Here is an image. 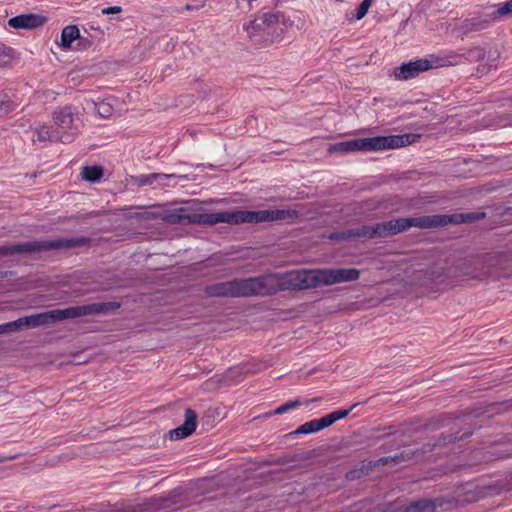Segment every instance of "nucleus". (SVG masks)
Wrapping results in <instances>:
<instances>
[{
  "label": "nucleus",
  "mask_w": 512,
  "mask_h": 512,
  "mask_svg": "<svg viewBox=\"0 0 512 512\" xmlns=\"http://www.w3.org/2000/svg\"><path fill=\"white\" fill-rule=\"evenodd\" d=\"M320 431L316 419L299 426L294 434H310Z\"/></svg>",
  "instance_id": "nucleus-32"
},
{
  "label": "nucleus",
  "mask_w": 512,
  "mask_h": 512,
  "mask_svg": "<svg viewBox=\"0 0 512 512\" xmlns=\"http://www.w3.org/2000/svg\"><path fill=\"white\" fill-rule=\"evenodd\" d=\"M179 494L176 490L171 491L165 497H154L150 499V508L156 511L172 509L173 505L179 502L178 500Z\"/></svg>",
  "instance_id": "nucleus-23"
},
{
  "label": "nucleus",
  "mask_w": 512,
  "mask_h": 512,
  "mask_svg": "<svg viewBox=\"0 0 512 512\" xmlns=\"http://www.w3.org/2000/svg\"><path fill=\"white\" fill-rule=\"evenodd\" d=\"M121 10L122 9L120 6H110V7L104 8L102 10V13L103 14H114V13H120Z\"/></svg>",
  "instance_id": "nucleus-41"
},
{
  "label": "nucleus",
  "mask_w": 512,
  "mask_h": 512,
  "mask_svg": "<svg viewBox=\"0 0 512 512\" xmlns=\"http://www.w3.org/2000/svg\"><path fill=\"white\" fill-rule=\"evenodd\" d=\"M345 512H353V511L351 510V508H348L347 511H345Z\"/></svg>",
  "instance_id": "nucleus-49"
},
{
  "label": "nucleus",
  "mask_w": 512,
  "mask_h": 512,
  "mask_svg": "<svg viewBox=\"0 0 512 512\" xmlns=\"http://www.w3.org/2000/svg\"><path fill=\"white\" fill-rule=\"evenodd\" d=\"M47 22V17L35 14L26 13L14 16L8 20V25L14 29L32 30L41 27Z\"/></svg>",
  "instance_id": "nucleus-16"
},
{
  "label": "nucleus",
  "mask_w": 512,
  "mask_h": 512,
  "mask_svg": "<svg viewBox=\"0 0 512 512\" xmlns=\"http://www.w3.org/2000/svg\"><path fill=\"white\" fill-rule=\"evenodd\" d=\"M80 38V31L76 25H68L61 33V44L63 49H69L76 39Z\"/></svg>",
  "instance_id": "nucleus-26"
},
{
  "label": "nucleus",
  "mask_w": 512,
  "mask_h": 512,
  "mask_svg": "<svg viewBox=\"0 0 512 512\" xmlns=\"http://www.w3.org/2000/svg\"><path fill=\"white\" fill-rule=\"evenodd\" d=\"M387 429H388V432H385L383 434L377 435L374 438L376 440H382V439H384V438H386V437H388L390 435H397L398 434V431H392V429H393L392 426H389Z\"/></svg>",
  "instance_id": "nucleus-40"
},
{
  "label": "nucleus",
  "mask_w": 512,
  "mask_h": 512,
  "mask_svg": "<svg viewBox=\"0 0 512 512\" xmlns=\"http://www.w3.org/2000/svg\"><path fill=\"white\" fill-rule=\"evenodd\" d=\"M243 373V368L241 367H233V368H230L228 371H227V377L228 378H232L236 375H240Z\"/></svg>",
  "instance_id": "nucleus-39"
},
{
  "label": "nucleus",
  "mask_w": 512,
  "mask_h": 512,
  "mask_svg": "<svg viewBox=\"0 0 512 512\" xmlns=\"http://www.w3.org/2000/svg\"><path fill=\"white\" fill-rule=\"evenodd\" d=\"M17 456H18V454H14V455L7 456V457H0V463L6 462V461H10V460H14V459L17 458Z\"/></svg>",
  "instance_id": "nucleus-45"
},
{
  "label": "nucleus",
  "mask_w": 512,
  "mask_h": 512,
  "mask_svg": "<svg viewBox=\"0 0 512 512\" xmlns=\"http://www.w3.org/2000/svg\"><path fill=\"white\" fill-rule=\"evenodd\" d=\"M463 57L469 62H483L479 65L477 71L481 74L488 73L492 67L496 66L499 57L498 53H486L482 47H473L463 54Z\"/></svg>",
  "instance_id": "nucleus-13"
},
{
  "label": "nucleus",
  "mask_w": 512,
  "mask_h": 512,
  "mask_svg": "<svg viewBox=\"0 0 512 512\" xmlns=\"http://www.w3.org/2000/svg\"><path fill=\"white\" fill-rule=\"evenodd\" d=\"M382 512H392V509H386V510H383Z\"/></svg>",
  "instance_id": "nucleus-47"
},
{
  "label": "nucleus",
  "mask_w": 512,
  "mask_h": 512,
  "mask_svg": "<svg viewBox=\"0 0 512 512\" xmlns=\"http://www.w3.org/2000/svg\"><path fill=\"white\" fill-rule=\"evenodd\" d=\"M299 405H300V401L299 400L288 401V402L282 404L281 406H279L273 412H271L270 415H280V414H283V413L289 411L290 409L298 407Z\"/></svg>",
  "instance_id": "nucleus-35"
},
{
  "label": "nucleus",
  "mask_w": 512,
  "mask_h": 512,
  "mask_svg": "<svg viewBox=\"0 0 512 512\" xmlns=\"http://www.w3.org/2000/svg\"><path fill=\"white\" fill-rule=\"evenodd\" d=\"M420 135L408 133L402 135L376 136L378 151L404 147L414 143Z\"/></svg>",
  "instance_id": "nucleus-17"
},
{
  "label": "nucleus",
  "mask_w": 512,
  "mask_h": 512,
  "mask_svg": "<svg viewBox=\"0 0 512 512\" xmlns=\"http://www.w3.org/2000/svg\"><path fill=\"white\" fill-rule=\"evenodd\" d=\"M360 276V270L356 268L322 269V283L324 286L355 281Z\"/></svg>",
  "instance_id": "nucleus-14"
},
{
  "label": "nucleus",
  "mask_w": 512,
  "mask_h": 512,
  "mask_svg": "<svg viewBox=\"0 0 512 512\" xmlns=\"http://www.w3.org/2000/svg\"><path fill=\"white\" fill-rule=\"evenodd\" d=\"M471 434H472L471 432H468V433H464L462 435H457V434L442 435L438 442L426 443L420 449H416L415 451H420V453H421L420 460H421V459H423V457L426 453L432 452L435 449V447L440 446V445H446V443H448V442L462 440L464 438L469 437Z\"/></svg>",
  "instance_id": "nucleus-22"
},
{
  "label": "nucleus",
  "mask_w": 512,
  "mask_h": 512,
  "mask_svg": "<svg viewBox=\"0 0 512 512\" xmlns=\"http://www.w3.org/2000/svg\"><path fill=\"white\" fill-rule=\"evenodd\" d=\"M120 307V302L109 301L33 314L1 324L0 334H10L25 328H36L45 324L56 323L58 321L77 318L80 316L106 314L110 311L118 310Z\"/></svg>",
  "instance_id": "nucleus-2"
},
{
  "label": "nucleus",
  "mask_w": 512,
  "mask_h": 512,
  "mask_svg": "<svg viewBox=\"0 0 512 512\" xmlns=\"http://www.w3.org/2000/svg\"><path fill=\"white\" fill-rule=\"evenodd\" d=\"M433 68L432 61L428 59H417L402 63L393 70L395 80L406 81L417 77L421 72L428 71Z\"/></svg>",
  "instance_id": "nucleus-10"
},
{
  "label": "nucleus",
  "mask_w": 512,
  "mask_h": 512,
  "mask_svg": "<svg viewBox=\"0 0 512 512\" xmlns=\"http://www.w3.org/2000/svg\"><path fill=\"white\" fill-rule=\"evenodd\" d=\"M186 9H188V10L191 9V6L189 4L186 5Z\"/></svg>",
  "instance_id": "nucleus-48"
},
{
  "label": "nucleus",
  "mask_w": 512,
  "mask_h": 512,
  "mask_svg": "<svg viewBox=\"0 0 512 512\" xmlns=\"http://www.w3.org/2000/svg\"><path fill=\"white\" fill-rule=\"evenodd\" d=\"M192 214L186 213L184 208L168 210L163 213L162 219L168 224H192Z\"/></svg>",
  "instance_id": "nucleus-24"
},
{
  "label": "nucleus",
  "mask_w": 512,
  "mask_h": 512,
  "mask_svg": "<svg viewBox=\"0 0 512 512\" xmlns=\"http://www.w3.org/2000/svg\"><path fill=\"white\" fill-rule=\"evenodd\" d=\"M245 29L251 39L257 37V33L266 31V27L263 23H261L260 17L255 18L253 21H250L249 24L245 27Z\"/></svg>",
  "instance_id": "nucleus-31"
},
{
  "label": "nucleus",
  "mask_w": 512,
  "mask_h": 512,
  "mask_svg": "<svg viewBox=\"0 0 512 512\" xmlns=\"http://www.w3.org/2000/svg\"><path fill=\"white\" fill-rule=\"evenodd\" d=\"M324 418L326 419V422L329 425V427L336 422L333 413L325 415Z\"/></svg>",
  "instance_id": "nucleus-44"
},
{
  "label": "nucleus",
  "mask_w": 512,
  "mask_h": 512,
  "mask_svg": "<svg viewBox=\"0 0 512 512\" xmlns=\"http://www.w3.org/2000/svg\"><path fill=\"white\" fill-rule=\"evenodd\" d=\"M490 13H483L470 19H466L461 28L464 33L481 31L488 28L492 23L502 18L512 16V0L494 6Z\"/></svg>",
  "instance_id": "nucleus-8"
},
{
  "label": "nucleus",
  "mask_w": 512,
  "mask_h": 512,
  "mask_svg": "<svg viewBox=\"0 0 512 512\" xmlns=\"http://www.w3.org/2000/svg\"><path fill=\"white\" fill-rule=\"evenodd\" d=\"M226 218L228 224L249 223L248 210L226 212Z\"/></svg>",
  "instance_id": "nucleus-29"
},
{
  "label": "nucleus",
  "mask_w": 512,
  "mask_h": 512,
  "mask_svg": "<svg viewBox=\"0 0 512 512\" xmlns=\"http://www.w3.org/2000/svg\"><path fill=\"white\" fill-rule=\"evenodd\" d=\"M359 470V473L358 475L362 476V475H366L368 474L369 472V467L368 466H362Z\"/></svg>",
  "instance_id": "nucleus-46"
},
{
  "label": "nucleus",
  "mask_w": 512,
  "mask_h": 512,
  "mask_svg": "<svg viewBox=\"0 0 512 512\" xmlns=\"http://www.w3.org/2000/svg\"><path fill=\"white\" fill-rule=\"evenodd\" d=\"M508 257L500 253H486L472 256L462 260L454 269L447 273L443 268L434 267L424 272L427 281L437 284L444 283V279L453 275L462 279H475L483 281L487 278L499 279L508 275Z\"/></svg>",
  "instance_id": "nucleus-1"
},
{
  "label": "nucleus",
  "mask_w": 512,
  "mask_h": 512,
  "mask_svg": "<svg viewBox=\"0 0 512 512\" xmlns=\"http://www.w3.org/2000/svg\"><path fill=\"white\" fill-rule=\"evenodd\" d=\"M52 119L58 127L56 131L60 132L61 143H71L80 133L81 118L76 107L71 105L58 107L53 111Z\"/></svg>",
  "instance_id": "nucleus-6"
},
{
  "label": "nucleus",
  "mask_w": 512,
  "mask_h": 512,
  "mask_svg": "<svg viewBox=\"0 0 512 512\" xmlns=\"http://www.w3.org/2000/svg\"><path fill=\"white\" fill-rule=\"evenodd\" d=\"M174 177V175L170 174H163V173H152L149 175H140L137 177L138 185L145 186V185H152L157 180H164Z\"/></svg>",
  "instance_id": "nucleus-28"
},
{
  "label": "nucleus",
  "mask_w": 512,
  "mask_h": 512,
  "mask_svg": "<svg viewBox=\"0 0 512 512\" xmlns=\"http://www.w3.org/2000/svg\"><path fill=\"white\" fill-rule=\"evenodd\" d=\"M316 421H317V424H318V427H319L320 430L329 427V425L327 424L326 419L324 418V416L319 418V419H316Z\"/></svg>",
  "instance_id": "nucleus-42"
},
{
  "label": "nucleus",
  "mask_w": 512,
  "mask_h": 512,
  "mask_svg": "<svg viewBox=\"0 0 512 512\" xmlns=\"http://www.w3.org/2000/svg\"><path fill=\"white\" fill-rule=\"evenodd\" d=\"M438 506H442L439 499H420L410 503L403 510H392V512H435Z\"/></svg>",
  "instance_id": "nucleus-19"
},
{
  "label": "nucleus",
  "mask_w": 512,
  "mask_h": 512,
  "mask_svg": "<svg viewBox=\"0 0 512 512\" xmlns=\"http://www.w3.org/2000/svg\"><path fill=\"white\" fill-rule=\"evenodd\" d=\"M259 17L261 19V23L265 25L266 29L279 22V15L277 13H264Z\"/></svg>",
  "instance_id": "nucleus-34"
},
{
  "label": "nucleus",
  "mask_w": 512,
  "mask_h": 512,
  "mask_svg": "<svg viewBox=\"0 0 512 512\" xmlns=\"http://www.w3.org/2000/svg\"><path fill=\"white\" fill-rule=\"evenodd\" d=\"M322 281V269L299 270L282 274L284 291L316 288L323 285Z\"/></svg>",
  "instance_id": "nucleus-7"
},
{
  "label": "nucleus",
  "mask_w": 512,
  "mask_h": 512,
  "mask_svg": "<svg viewBox=\"0 0 512 512\" xmlns=\"http://www.w3.org/2000/svg\"><path fill=\"white\" fill-rule=\"evenodd\" d=\"M249 223H263L282 220H293L298 217L295 210L275 209V210H248Z\"/></svg>",
  "instance_id": "nucleus-11"
},
{
  "label": "nucleus",
  "mask_w": 512,
  "mask_h": 512,
  "mask_svg": "<svg viewBox=\"0 0 512 512\" xmlns=\"http://www.w3.org/2000/svg\"><path fill=\"white\" fill-rule=\"evenodd\" d=\"M226 220V212L192 213L190 222L193 224L215 225L217 223H226Z\"/></svg>",
  "instance_id": "nucleus-21"
},
{
  "label": "nucleus",
  "mask_w": 512,
  "mask_h": 512,
  "mask_svg": "<svg viewBox=\"0 0 512 512\" xmlns=\"http://www.w3.org/2000/svg\"><path fill=\"white\" fill-rule=\"evenodd\" d=\"M372 0H363L356 10L355 17L357 20L362 19L371 5Z\"/></svg>",
  "instance_id": "nucleus-36"
},
{
  "label": "nucleus",
  "mask_w": 512,
  "mask_h": 512,
  "mask_svg": "<svg viewBox=\"0 0 512 512\" xmlns=\"http://www.w3.org/2000/svg\"><path fill=\"white\" fill-rule=\"evenodd\" d=\"M421 453L420 451L415 450H404L399 454H395L393 456L382 457L378 460L382 465H388L390 463L394 464H403L410 461H419Z\"/></svg>",
  "instance_id": "nucleus-20"
},
{
  "label": "nucleus",
  "mask_w": 512,
  "mask_h": 512,
  "mask_svg": "<svg viewBox=\"0 0 512 512\" xmlns=\"http://www.w3.org/2000/svg\"><path fill=\"white\" fill-rule=\"evenodd\" d=\"M34 134L36 138L33 137V142L39 141V142H46V141H52V142H60V132L56 130H51L46 125H39L34 128Z\"/></svg>",
  "instance_id": "nucleus-25"
},
{
  "label": "nucleus",
  "mask_w": 512,
  "mask_h": 512,
  "mask_svg": "<svg viewBox=\"0 0 512 512\" xmlns=\"http://www.w3.org/2000/svg\"><path fill=\"white\" fill-rule=\"evenodd\" d=\"M204 293L208 297H242L240 279L207 285Z\"/></svg>",
  "instance_id": "nucleus-12"
},
{
  "label": "nucleus",
  "mask_w": 512,
  "mask_h": 512,
  "mask_svg": "<svg viewBox=\"0 0 512 512\" xmlns=\"http://www.w3.org/2000/svg\"><path fill=\"white\" fill-rule=\"evenodd\" d=\"M96 109H97V113L102 118H109L114 113V107L112 106V104H110L107 101H101L100 103H97Z\"/></svg>",
  "instance_id": "nucleus-33"
},
{
  "label": "nucleus",
  "mask_w": 512,
  "mask_h": 512,
  "mask_svg": "<svg viewBox=\"0 0 512 512\" xmlns=\"http://www.w3.org/2000/svg\"><path fill=\"white\" fill-rule=\"evenodd\" d=\"M16 105L7 93L0 92V117L15 109Z\"/></svg>",
  "instance_id": "nucleus-30"
},
{
  "label": "nucleus",
  "mask_w": 512,
  "mask_h": 512,
  "mask_svg": "<svg viewBox=\"0 0 512 512\" xmlns=\"http://www.w3.org/2000/svg\"><path fill=\"white\" fill-rule=\"evenodd\" d=\"M358 473H359V470H357V469L349 471L346 473V478L350 479V480L356 479V478L360 477V475H358Z\"/></svg>",
  "instance_id": "nucleus-43"
},
{
  "label": "nucleus",
  "mask_w": 512,
  "mask_h": 512,
  "mask_svg": "<svg viewBox=\"0 0 512 512\" xmlns=\"http://www.w3.org/2000/svg\"><path fill=\"white\" fill-rule=\"evenodd\" d=\"M103 173L102 166H85L82 168L81 176L85 181L95 183L102 178Z\"/></svg>",
  "instance_id": "nucleus-27"
},
{
  "label": "nucleus",
  "mask_w": 512,
  "mask_h": 512,
  "mask_svg": "<svg viewBox=\"0 0 512 512\" xmlns=\"http://www.w3.org/2000/svg\"><path fill=\"white\" fill-rule=\"evenodd\" d=\"M411 227H416L419 229L436 228L435 216L425 215L420 217L398 218L383 221L373 225H361L358 227L333 232L329 235V239L342 242L356 239L385 238L405 232Z\"/></svg>",
  "instance_id": "nucleus-3"
},
{
  "label": "nucleus",
  "mask_w": 512,
  "mask_h": 512,
  "mask_svg": "<svg viewBox=\"0 0 512 512\" xmlns=\"http://www.w3.org/2000/svg\"><path fill=\"white\" fill-rule=\"evenodd\" d=\"M328 153L347 154L356 151H378L376 137L350 139L330 145Z\"/></svg>",
  "instance_id": "nucleus-9"
},
{
  "label": "nucleus",
  "mask_w": 512,
  "mask_h": 512,
  "mask_svg": "<svg viewBox=\"0 0 512 512\" xmlns=\"http://www.w3.org/2000/svg\"><path fill=\"white\" fill-rule=\"evenodd\" d=\"M242 297L270 296L284 291L282 274L269 273L257 277L240 279Z\"/></svg>",
  "instance_id": "nucleus-5"
},
{
  "label": "nucleus",
  "mask_w": 512,
  "mask_h": 512,
  "mask_svg": "<svg viewBox=\"0 0 512 512\" xmlns=\"http://www.w3.org/2000/svg\"><path fill=\"white\" fill-rule=\"evenodd\" d=\"M353 407H355V405H353L349 409H342V410H337V411L332 412L335 417V420L338 421V420L345 418L350 413V411L353 409Z\"/></svg>",
  "instance_id": "nucleus-38"
},
{
  "label": "nucleus",
  "mask_w": 512,
  "mask_h": 512,
  "mask_svg": "<svg viewBox=\"0 0 512 512\" xmlns=\"http://www.w3.org/2000/svg\"><path fill=\"white\" fill-rule=\"evenodd\" d=\"M435 216V227H444L449 224L473 223L486 217L484 212L455 213L451 215L439 214Z\"/></svg>",
  "instance_id": "nucleus-15"
},
{
  "label": "nucleus",
  "mask_w": 512,
  "mask_h": 512,
  "mask_svg": "<svg viewBox=\"0 0 512 512\" xmlns=\"http://www.w3.org/2000/svg\"><path fill=\"white\" fill-rule=\"evenodd\" d=\"M504 408L503 403H491L485 407L484 413L498 414Z\"/></svg>",
  "instance_id": "nucleus-37"
},
{
  "label": "nucleus",
  "mask_w": 512,
  "mask_h": 512,
  "mask_svg": "<svg viewBox=\"0 0 512 512\" xmlns=\"http://www.w3.org/2000/svg\"><path fill=\"white\" fill-rule=\"evenodd\" d=\"M82 243L84 239H57L3 245L0 246V257L71 248Z\"/></svg>",
  "instance_id": "nucleus-4"
},
{
  "label": "nucleus",
  "mask_w": 512,
  "mask_h": 512,
  "mask_svg": "<svg viewBox=\"0 0 512 512\" xmlns=\"http://www.w3.org/2000/svg\"><path fill=\"white\" fill-rule=\"evenodd\" d=\"M197 426V413L191 408H187L185 410V420L184 423L171 430L169 432V437L171 440H181L188 436H190L196 429Z\"/></svg>",
  "instance_id": "nucleus-18"
}]
</instances>
